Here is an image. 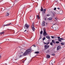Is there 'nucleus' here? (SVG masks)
I'll use <instances>...</instances> for the list:
<instances>
[{
  "mask_svg": "<svg viewBox=\"0 0 65 65\" xmlns=\"http://www.w3.org/2000/svg\"><path fill=\"white\" fill-rule=\"evenodd\" d=\"M31 52V50L30 49H28L23 54V56H26L28 55V54H29Z\"/></svg>",
  "mask_w": 65,
  "mask_h": 65,
  "instance_id": "1",
  "label": "nucleus"
},
{
  "mask_svg": "<svg viewBox=\"0 0 65 65\" xmlns=\"http://www.w3.org/2000/svg\"><path fill=\"white\" fill-rule=\"evenodd\" d=\"M43 34L44 36H46L47 35V33L46 32V29L45 28L43 29Z\"/></svg>",
  "mask_w": 65,
  "mask_h": 65,
  "instance_id": "2",
  "label": "nucleus"
},
{
  "mask_svg": "<svg viewBox=\"0 0 65 65\" xmlns=\"http://www.w3.org/2000/svg\"><path fill=\"white\" fill-rule=\"evenodd\" d=\"M30 26V25L27 24H26L24 26V28L25 29H28L29 26Z\"/></svg>",
  "mask_w": 65,
  "mask_h": 65,
  "instance_id": "3",
  "label": "nucleus"
},
{
  "mask_svg": "<svg viewBox=\"0 0 65 65\" xmlns=\"http://www.w3.org/2000/svg\"><path fill=\"white\" fill-rule=\"evenodd\" d=\"M33 31H35V29L34 28V23H32V27L31 28Z\"/></svg>",
  "mask_w": 65,
  "mask_h": 65,
  "instance_id": "4",
  "label": "nucleus"
},
{
  "mask_svg": "<svg viewBox=\"0 0 65 65\" xmlns=\"http://www.w3.org/2000/svg\"><path fill=\"white\" fill-rule=\"evenodd\" d=\"M55 61L54 62V61H53L52 60H51L50 61V64L51 65H53V63H55Z\"/></svg>",
  "mask_w": 65,
  "mask_h": 65,
  "instance_id": "5",
  "label": "nucleus"
},
{
  "mask_svg": "<svg viewBox=\"0 0 65 65\" xmlns=\"http://www.w3.org/2000/svg\"><path fill=\"white\" fill-rule=\"evenodd\" d=\"M50 47V46L49 45H45L44 46L45 49V50H46L47 48H48Z\"/></svg>",
  "mask_w": 65,
  "mask_h": 65,
  "instance_id": "6",
  "label": "nucleus"
},
{
  "mask_svg": "<svg viewBox=\"0 0 65 65\" xmlns=\"http://www.w3.org/2000/svg\"><path fill=\"white\" fill-rule=\"evenodd\" d=\"M11 24V23H8L7 24L4 25V26H8L10 25Z\"/></svg>",
  "mask_w": 65,
  "mask_h": 65,
  "instance_id": "7",
  "label": "nucleus"
},
{
  "mask_svg": "<svg viewBox=\"0 0 65 65\" xmlns=\"http://www.w3.org/2000/svg\"><path fill=\"white\" fill-rule=\"evenodd\" d=\"M45 23V22L44 21H43L42 23V26H45V24H44Z\"/></svg>",
  "mask_w": 65,
  "mask_h": 65,
  "instance_id": "8",
  "label": "nucleus"
},
{
  "mask_svg": "<svg viewBox=\"0 0 65 65\" xmlns=\"http://www.w3.org/2000/svg\"><path fill=\"white\" fill-rule=\"evenodd\" d=\"M60 48H61V46H57V51L59 50V49H60Z\"/></svg>",
  "mask_w": 65,
  "mask_h": 65,
  "instance_id": "9",
  "label": "nucleus"
},
{
  "mask_svg": "<svg viewBox=\"0 0 65 65\" xmlns=\"http://www.w3.org/2000/svg\"><path fill=\"white\" fill-rule=\"evenodd\" d=\"M46 57L47 58H50V55H46Z\"/></svg>",
  "mask_w": 65,
  "mask_h": 65,
  "instance_id": "10",
  "label": "nucleus"
},
{
  "mask_svg": "<svg viewBox=\"0 0 65 65\" xmlns=\"http://www.w3.org/2000/svg\"><path fill=\"white\" fill-rule=\"evenodd\" d=\"M4 33H5V32L3 31L0 33V35H1V34H4Z\"/></svg>",
  "mask_w": 65,
  "mask_h": 65,
  "instance_id": "11",
  "label": "nucleus"
},
{
  "mask_svg": "<svg viewBox=\"0 0 65 65\" xmlns=\"http://www.w3.org/2000/svg\"><path fill=\"white\" fill-rule=\"evenodd\" d=\"M46 11V10L45 9H44L43 10V12L44 13H45V11Z\"/></svg>",
  "mask_w": 65,
  "mask_h": 65,
  "instance_id": "12",
  "label": "nucleus"
},
{
  "mask_svg": "<svg viewBox=\"0 0 65 65\" xmlns=\"http://www.w3.org/2000/svg\"><path fill=\"white\" fill-rule=\"evenodd\" d=\"M9 14L7 12L6 13V17L8 16V15H9Z\"/></svg>",
  "mask_w": 65,
  "mask_h": 65,
  "instance_id": "13",
  "label": "nucleus"
},
{
  "mask_svg": "<svg viewBox=\"0 0 65 65\" xmlns=\"http://www.w3.org/2000/svg\"><path fill=\"white\" fill-rule=\"evenodd\" d=\"M51 37L52 38H53V39H54V38H57V37H54L53 36H51Z\"/></svg>",
  "mask_w": 65,
  "mask_h": 65,
  "instance_id": "14",
  "label": "nucleus"
},
{
  "mask_svg": "<svg viewBox=\"0 0 65 65\" xmlns=\"http://www.w3.org/2000/svg\"><path fill=\"white\" fill-rule=\"evenodd\" d=\"M52 43H55V41L53 40H52Z\"/></svg>",
  "mask_w": 65,
  "mask_h": 65,
  "instance_id": "15",
  "label": "nucleus"
},
{
  "mask_svg": "<svg viewBox=\"0 0 65 65\" xmlns=\"http://www.w3.org/2000/svg\"><path fill=\"white\" fill-rule=\"evenodd\" d=\"M46 38H47L48 39H50V37L49 36H46Z\"/></svg>",
  "mask_w": 65,
  "mask_h": 65,
  "instance_id": "16",
  "label": "nucleus"
},
{
  "mask_svg": "<svg viewBox=\"0 0 65 65\" xmlns=\"http://www.w3.org/2000/svg\"><path fill=\"white\" fill-rule=\"evenodd\" d=\"M43 10V8H42V7H41V11H42Z\"/></svg>",
  "mask_w": 65,
  "mask_h": 65,
  "instance_id": "17",
  "label": "nucleus"
},
{
  "mask_svg": "<svg viewBox=\"0 0 65 65\" xmlns=\"http://www.w3.org/2000/svg\"><path fill=\"white\" fill-rule=\"evenodd\" d=\"M37 17L38 19H39V15H38L37 16Z\"/></svg>",
  "mask_w": 65,
  "mask_h": 65,
  "instance_id": "18",
  "label": "nucleus"
},
{
  "mask_svg": "<svg viewBox=\"0 0 65 65\" xmlns=\"http://www.w3.org/2000/svg\"><path fill=\"white\" fill-rule=\"evenodd\" d=\"M39 52L38 51L36 52H35V54H38Z\"/></svg>",
  "mask_w": 65,
  "mask_h": 65,
  "instance_id": "19",
  "label": "nucleus"
},
{
  "mask_svg": "<svg viewBox=\"0 0 65 65\" xmlns=\"http://www.w3.org/2000/svg\"><path fill=\"white\" fill-rule=\"evenodd\" d=\"M50 45H53V43H52V42L50 43Z\"/></svg>",
  "mask_w": 65,
  "mask_h": 65,
  "instance_id": "20",
  "label": "nucleus"
},
{
  "mask_svg": "<svg viewBox=\"0 0 65 65\" xmlns=\"http://www.w3.org/2000/svg\"><path fill=\"white\" fill-rule=\"evenodd\" d=\"M42 33H43V31H42V30L40 32V34H42Z\"/></svg>",
  "mask_w": 65,
  "mask_h": 65,
  "instance_id": "21",
  "label": "nucleus"
},
{
  "mask_svg": "<svg viewBox=\"0 0 65 65\" xmlns=\"http://www.w3.org/2000/svg\"><path fill=\"white\" fill-rule=\"evenodd\" d=\"M22 57V55H21L19 56V58H20Z\"/></svg>",
  "mask_w": 65,
  "mask_h": 65,
  "instance_id": "22",
  "label": "nucleus"
},
{
  "mask_svg": "<svg viewBox=\"0 0 65 65\" xmlns=\"http://www.w3.org/2000/svg\"><path fill=\"white\" fill-rule=\"evenodd\" d=\"M49 20H52V18H49Z\"/></svg>",
  "mask_w": 65,
  "mask_h": 65,
  "instance_id": "23",
  "label": "nucleus"
},
{
  "mask_svg": "<svg viewBox=\"0 0 65 65\" xmlns=\"http://www.w3.org/2000/svg\"><path fill=\"white\" fill-rule=\"evenodd\" d=\"M56 43H57V44L58 43H59V41H56Z\"/></svg>",
  "mask_w": 65,
  "mask_h": 65,
  "instance_id": "24",
  "label": "nucleus"
},
{
  "mask_svg": "<svg viewBox=\"0 0 65 65\" xmlns=\"http://www.w3.org/2000/svg\"><path fill=\"white\" fill-rule=\"evenodd\" d=\"M58 40L59 41H62L60 39H58Z\"/></svg>",
  "mask_w": 65,
  "mask_h": 65,
  "instance_id": "25",
  "label": "nucleus"
},
{
  "mask_svg": "<svg viewBox=\"0 0 65 65\" xmlns=\"http://www.w3.org/2000/svg\"><path fill=\"white\" fill-rule=\"evenodd\" d=\"M45 37H44L43 38V40H45Z\"/></svg>",
  "mask_w": 65,
  "mask_h": 65,
  "instance_id": "26",
  "label": "nucleus"
},
{
  "mask_svg": "<svg viewBox=\"0 0 65 65\" xmlns=\"http://www.w3.org/2000/svg\"><path fill=\"white\" fill-rule=\"evenodd\" d=\"M61 45H64V43H61Z\"/></svg>",
  "mask_w": 65,
  "mask_h": 65,
  "instance_id": "27",
  "label": "nucleus"
},
{
  "mask_svg": "<svg viewBox=\"0 0 65 65\" xmlns=\"http://www.w3.org/2000/svg\"><path fill=\"white\" fill-rule=\"evenodd\" d=\"M49 43H50V42H48V43H46V45H47L48 44H49Z\"/></svg>",
  "mask_w": 65,
  "mask_h": 65,
  "instance_id": "28",
  "label": "nucleus"
},
{
  "mask_svg": "<svg viewBox=\"0 0 65 65\" xmlns=\"http://www.w3.org/2000/svg\"><path fill=\"white\" fill-rule=\"evenodd\" d=\"M10 30L12 31V32H14V30L11 29Z\"/></svg>",
  "mask_w": 65,
  "mask_h": 65,
  "instance_id": "29",
  "label": "nucleus"
},
{
  "mask_svg": "<svg viewBox=\"0 0 65 65\" xmlns=\"http://www.w3.org/2000/svg\"><path fill=\"white\" fill-rule=\"evenodd\" d=\"M59 39L60 40H63V38H60Z\"/></svg>",
  "mask_w": 65,
  "mask_h": 65,
  "instance_id": "30",
  "label": "nucleus"
},
{
  "mask_svg": "<svg viewBox=\"0 0 65 65\" xmlns=\"http://www.w3.org/2000/svg\"><path fill=\"white\" fill-rule=\"evenodd\" d=\"M52 56H55V54H52Z\"/></svg>",
  "mask_w": 65,
  "mask_h": 65,
  "instance_id": "31",
  "label": "nucleus"
},
{
  "mask_svg": "<svg viewBox=\"0 0 65 65\" xmlns=\"http://www.w3.org/2000/svg\"><path fill=\"white\" fill-rule=\"evenodd\" d=\"M54 10H56V8H54Z\"/></svg>",
  "mask_w": 65,
  "mask_h": 65,
  "instance_id": "32",
  "label": "nucleus"
},
{
  "mask_svg": "<svg viewBox=\"0 0 65 65\" xmlns=\"http://www.w3.org/2000/svg\"><path fill=\"white\" fill-rule=\"evenodd\" d=\"M57 38L58 39H60V37H57Z\"/></svg>",
  "mask_w": 65,
  "mask_h": 65,
  "instance_id": "33",
  "label": "nucleus"
},
{
  "mask_svg": "<svg viewBox=\"0 0 65 65\" xmlns=\"http://www.w3.org/2000/svg\"><path fill=\"white\" fill-rule=\"evenodd\" d=\"M17 58L16 57V58H15L14 60H17Z\"/></svg>",
  "mask_w": 65,
  "mask_h": 65,
  "instance_id": "34",
  "label": "nucleus"
},
{
  "mask_svg": "<svg viewBox=\"0 0 65 65\" xmlns=\"http://www.w3.org/2000/svg\"><path fill=\"white\" fill-rule=\"evenodd\" d=\"M47 15L48 17H49V16H50V15L48 14H47Z\"/></svg>",
  "mask_w": 65,
  "mask_h": 65,
  "instance_id": "35",
  "label": "nucleus"
},
{
  "mask_svg": "<svg viewBox=\"0 0 65 65\" xmlns=\"http://www.w3.org/2000/svg\"><path fill=\"white\" fill-rule=\"evenodd\" d=\"M1 58V56L0 55V59Z\"/></svg>",
  "mask_w": 65,
  "mask_h": 65,
  "instance_id": "36",
  "label": "nucleus"
},
{
  "mask_svg": "<svg viewBox=\"0 0 65 65\" xmlns=\"http://www.w3.org/2000/svg\"><path fill=\"white\" fill-rule=\"evenodd\" d=\"M55 19L56 20H57V19H56V18H55Z\"/></svg>",
  "mask_w": 65,
  "mask_h": 65,
  "instance_id": "37",
  "label": "nucleus"
},
{
  "mask_svg": "<svg viewBox=\"0 0 65 65\" xmlns=\"http://www.w3.org/2000/svg\"><path fill=\"white\" fill-rule=\"evenodd\" d=\"M44 43L45 44H46V43Z\"/></svg>",
  "mask_w": 65,
  "mask_h": 65,
  "instance_id": "38",
  "label": "nucleus"
},
{
  "mask_svg": "<svg viewBox=\"0 0 65 65\" xmlns=\"http://www.w3.org/2000/svg\"><path fill=\"white\" fill-rule=\"evenodd\" d=\"M33 46L34 47H36V46H35V45H33Z\"/></svg>",
  "mask_w": 65,
  "mask_h": 65,
  "instance_id": "39",
  "label": "nucleus"
},
{
  "mask_svg": "<svg viewBox=\"0 0 65 65\" xmlns=\"http://www.w3.org/2000/svg\"><path fill=\"white\" fill-rule=\"evenodd\" d=\"M57 9H60V8H58Z\"/></svg>",
  "mask_w": 65,
  "mask_h": 65,
  "instance_id": "40",
  "label": "nucleus"
},
{
  "mask_svg": "<svg viewBox=\"0 0 65 65\" xmlns=\"http://www.w3.org/2000/svg\"><path fill=\"white\" fill-rule=\"evenodd\" d=\"M25 31H27V30H25L24 31V32H25Z\"/></svg>",
  "mask_w": 65,
  "mask_h": 65,
  "instance_id": "41",
  "label": "nucleus"
},
{
  "mask_svg": "<svg viewBox=\"0 0 65 65\" xmlns=\"http://www.w3.org/2000/svg\"><path fill=\"white\" fill-rule=\"evenodd\" d=\"M41 37H40V39H41Z\"/></svg>",
  "mask_w": 65,
  "mask_h": 65,
  "instance_id": "42",
  "label": "nucleus"
},
{
  "mask_svg": "<svg viewBox=\"0 0 65 65\" xmlns=\"http://www.w3.org/2000/svg\"><path fill=\"white\" fill-rule=\"evenodd\" d=\"M53 15H55V14H53Z\"/></svg>",
  "mask_w": 65,
  "mask_h": 65,
  "instance_id": "43",
  "label": "nucleus"
},
{
  "mask_svg": "<svg viewBox=\"0 0 65 65\" xmlns=\"http://www.w3.org/2000/svg\"><path fill=\"white\" fill-rule=\"evenodd\" d=\"M45 20H46V18H45Z\"/></svg>",
  "mask_w": 65,
  "mask_h": 65,
  "instance_id": "44",
  "label": "nucleus"
},
{
  "mask_svg": "<svg viewBox=\"0 0 65 65\" xmlns=\"http://www.w3.org/2000/svg\"><path fill=\"white\" fill-rule=\"evenodd\" d=\"M47 23H46V25H47Z\"/></svg>",
  "mask_w": 65,
  "mask_h": 65,
  "instance_id": "45",
  "label": "nucleus"
},
{
  "mask_svg": "<svg viewBox=\"0 0 65 65\" xmlns=\"http://www.w3.org/2000/svg\"><path fill=\"white\" fill-rule=\"evenodd\" d=\"M55 24H54V25L53 24V25H55Z\"/></svg>",
  "mask_w": 65,
  "mask_h": 65,
  "instance_id": "46",
  "label": "nucleus"
},
{
  "mask_svg": "<svg viewBox=\"0 0 65 65\" xmlns=\"http://www.w3.org/2000/svg\"><path fill=\"white\" fill-rule=\"evenodd\" d=\"M55 30H56V29H55Z\"/></svg>",
  "mask_w": 65,
  "mask_h": 65,
  "instance_id": "47",
  "label": "nucleus"
},
{
  "mask_svg": "<svg viewBox=\"0 0 65 65\" xmlns=\"http://www.w3.org/2000/svg\"><path fill=\"white\" fill-rule=\"evenodd\" d=\"M55 28H56L55 27Z\"/></svg>",
  "mask_w": 65,
  "mask_h": 65,
  "instance_id": "48",
  "label": "nucleus"
}]
</instances>
